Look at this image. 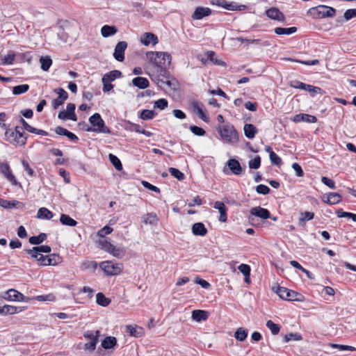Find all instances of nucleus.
I'll list each match as a JSON object with an SVG mask.
<instances>
[{
  "instance_id": "nucleus-1",
  "label": "nucleus",
  "mask_w": 356,
  "mask_h": 356,
  "mask_svg": "<svg viewBox=\"0 0 356 356\" xmlns=\"http://www.w3.org/2000/svg\"><path fill=\"white\" fill-rule=\"evenodd\" d=\"M217 130L224 143L234 144L239 140L238 132L231 124L219 126Z\"/></svg>"
},
{
  "instance_id": "nucleus-2",
  "label": "nucleus",
  "mask_w": 356,
  "mask_h": 356,
  "mask_svg": "<svg viewBox=\"0 0 356 356\" xmlns=\"http://www.w3.org/2000/svg\"><path fill=\"white\" fill-rule=\"evenodd\" d=\"M146 56L150 62L157 67V69L163 66L170 65L172 61L171 55L164 51H147Z\"/></svg>"
},
{
  "instance_id": "nucleus-3",
  "label": "nucleus",
  "mask_w": 356,
  "mask_h": 356,
  "mask_svg": "<svg viewBox=\"0 0 356 356\" xmlns=\"http://www.w3.org/2000/svg\"><path fill=\"white\" fill-rule=\"evenodd\" d=\"M273 291L280 298L287 301L304 302L305 297L300 293L278 285Z\"/></svg>"
},
{
  "instance_id": "nucleus-4",
  "label": "nucleus",
  "mask_w": 356,
  "mask_h": 356,
  "mask_svg": "<svg viewBox=\"0 0 356 356\" xmlns=\"http://www.w3.org/2000/svg\"><path fill=\"white\" fill-rule=\"evenodd\" d=\"M337 13V10L331 6L325 5H318L309 8L307 14L314 19L333 17Z\"/></svg>"
},
{
  "instance_id": "nucleus-5",
  "label": "nucleus",
  "mask_w": 356,
  "mask_h": 356,
  "mask_svg": "<svg viewBox=\"0 0 356 356\" xmlns=\"http://www.w3.org/2000/svg\"><path fill=\"white\" fill-rule=\"evenodd\" d=\"M99 248L102 250L112 254L113 257L116 258L122 259L126 254L125 248L122 245L118 247L115 246L111 243L109 238H106L105 239H100L99 241Z\"/></svg>"
},
{
  "instance_id": "nucleus-6",
  "label": "nucleus",
  "mask_w": 356,
  "mask_h": 356,
  "mask_svg": "<svg viewBox=\"0 0 356 356\" xmlns=\"http://www.w3.org/2000/svg\"><path fill=\"white\" fill-rule=\"evenodd\" d=\"M89 122L91 124L92 132L111 134L110 128L106 126L105 122L102 119L101 115L95 113L89 118Z\"/></svg>"
},
{
  "instance_id": "nucleus-7",
  "label": "nucleus",
  "mask_w": 356,
  "mask_h": 356,
  "mask_svg": "<svg viewBox=\"0 0 356 356\" xmlns=\"http://www.w3.org/2000/svg\"><path fill=\"white\" fill-rule=\"evenodd\" d=\"M100 268L106 275H117L122 270V264L114 263L113 261H104L99 264Z\"/></svg>"
},
{
  "instance_id": "nucleus-8",
  "label": "nucleus",
  "mask_w": 356,
  "mask_h": 356,
  "mask_svg": "<svg viewBox=\"0 0 356 356\" xmlns=\"http://www.w3.org/2000/svg\"><path fill=\"white\" fill-rule=\"evenodd\" d=\"M226 167L228 168L232 174L235 175H241L245 171V168H243L240 162L234 158L229 159L225 163V167L223 169V172L226 174H228L226 172Z\"/></svg>"
},
{
  "instance_id": "nucleus-9",
  "label": "nucleus",
  "mask_w": 356,
  "mask_h": 356,
  "mask_svg": "<svg viewBox=\"0 0 356 356\" xmlns=\"http://www.w3.org/2000/svg\"><path fill=\"white\" fill-rule=\"evenodd\" d=\"M76 105L74 103L67 104L66 111H61L58 113V118L62 120H77V116L75 113Z\"/></svg>"
},
{
  "instance_id": "nucleus-10",
  "label": "nucleus",
  "mask_w": 356,
  "mask_h": 356,
  "mask_svg": "<svg viewBox=\"0 0 356 356\" xmlns=\"http://www.w3.org/2000/svg\"><path fill=\"white\" fill-rule=\"evenodd\" d=\"M254 217H258L262 220H266L271 218L270 212L268 209L261 207H252L250 210L249 221L254 220Z\"/></svg>"
},
{
  "instance_id": "nucleus-11",
  "label": "nucleus",
  "mask_w": 356,
  "mask_h": 356,
  "mask_svg": "<svg viewBox=\"0 0 356 356\" xmlns=\"http://www.w3.org/2000/svg\"><path fill=\"white\" fill-rule=\"evenodd\" d=\"M0 172L9 181L10 183L17 186L19 184L16 177L13 174L9 164L7 162H0Z\"/></svg>"
},
{
  "instance_id": "nucleus-12",
  "label": "nucleus",
  "mask_w": 356,
  "mask_h": 356,
  "mask_svg": "<svg viewBox=\"0 0 356 356\" xmlns=\"http://www.w3.org/2000/svg\"><path fill=\"white\" fill-rule=\"evenodd\" d=\"M127 42L125 41H120L117 43L113 54V56L116 60L119 62L124 61L125 58L124 51L127 49Z\"/></svg>"
},
{
  "instance_id": "nucleus-13",
  "label": "nucleus",
  "mask_w": 356,
  "mask_h": 356,
  "mask_svg": "<svg viewBox=\"0 0 356 356\" xmlns=\"http://www.w3.org/2000/svg\"><path fill=\"white\" fill-rule=\"evenodd\" d=\"M15 129L14 130H13L11 129H7L5 131L6 140L13 145H19L21 146H24L26 144L27 137H24V139L19 140V138H17V136H15Z\"/></svg>"
},
{
  "instance_id": "nucleus-14",
  "label": "nucleus",
  "mask_w": 356,
  "mask_h": 356,
  "mask_svg": "<svg viewBox=\"0 0 356 356\" xmlns=\"http://www.w3.org/2000/svg\"><path fill=\"white\" fill-rule=\"evenodd\" d=\"M26 307H16L8 305H4L0 307V315L7 316L19 313L24 311Z\"/></svg>"
},
{
  "instance_id": "nucleus-15",
  "label": "nucleus",
  "mask_w": 356,
  "mask_h": 356,
  "mask_svg": "<svg viewBox=\"0 0 356 356\" xmlns=\"http://www.w3.org/2000/svg\"><path fill=\"white\" fill-rule=\"evenodd\" d=\"M140 41L145 46H149L150 44L154 46L158 44L159 38L154 33L147 32L140 36Z\"/></svg>"
},
{
  "instance_id": "nucleus-16",
  "label": "nucleus",
  "mask_w": 356,
  "mask_h": 356,
  "mask_svg": "<svg viewBox=\"0 0 356 356\" xmlns=\"http://www.w3.org/2000/svg\"><path fill=\"white\" fill-rule=\"evenodd\" d=\"M266 15L271 19L284 22V15L277 8L272 7L266 10Z\"/></svg>"
},
{
  "instance_id": "nucleus-17",
  "label": "nucleus",
  "mask_w": 356,
  "mask_h": 356,
  "mask_svg": "<svg viewBox=\"0 0 356 356\" xmlns=\"http://www.w3.org/2000/svg\"><path fill=\"white\" fill-rule=\"evenodd\" d=\"M292 120L296 123H298L300 122H305L307 123H316L317 122V118L316 116L309 114L299 113L295 115Z\"/></svg>"
},
{
  "instance_id": "nucleus-18",
  "label": "nucleus",
  "mask_w": 356,
  "mask_h": 356,
  "mask_svg": "<svg viewBox=\"0 0 356 356\" xmlns=\"http://www.w3.org/2000/svg\"><path fill=\"white\" fill-rule=\"evenodd\" d=\"M211 14V10L207 7L198 6L195 8L192 15L193 19H202V18L209 16Z\"/></svg>"
},
{
  "instance_id": "nucleus-19",
  "label": "nucleus",
  "mask_w": 356,
  "mask_h": 356,
  "mask_svg": "<svg viewBox=\"0 0 356 356\" xmlns=\"http://www.w3.org/2000/svg\"><path fill=\"white\" fill-rule=\"evenodd\" d=\"M192 233L195 236H204L207 234L208 230L202 222H195L192 225Z\"/></svg>"
},
{
  "instance_id": "nucleus-20",
  "label": "nucleus",
  "mask_w": 356,
  "mask_h": 356,
  "mask_svg": "<svg viewBox=\"0 0 356 356\" xmlns=\"http://www.w3.org/2000/svg\"><path fill=\"white\" fill-rule=\"evenodd\" d=\"M237 40L240 41L241 43H245L247 44H256L261 45L262 47H268L270 45V43L268 40H262L261 39H248L245 38H238Z\"/></svg>"
},
{
  "instance_id": "nucleus-21",
  "label": "nucleus",
  "mask_w": 356,
  "mask_h": 356,
  "mask_svg": "<svg viewBox=\"0 0 356 356\" xmlns=\"http://www.w3.org/2000/svg\"><path fill=\"white\" fill-rule=\"evenodd\" d=\"M118 346V341L115 337L107 336L102 341L101 343L102 348L109 350L114 348Z\"/></svg>"
},
{
  "instance_id": "nucleus-22",
  "label": "nucleus",
  "mask_w": 356,
  "mask_h": 356,
  "mask_svg": "<svg viewBox=\"0 0 356 356\" xmlns=\"http://www.w3.org/2000/svg\"><path fill=\"white\" fill-rule=\"evenodd\" d=\"M222 8H223L226 10H232V11H235V10L242 11V10H245L247 8V6L245 5H242V4L238 5V3L234 1H228L227 0H224Z\"/></svg>"
},
{
  "instance_id": "nucleus-23",
  "label": "nucleus",
  "mask_w": 356,
  "mask_h": 356,
  "mask_svg": "<svg viewBox=\"0 0 356 356\" xmlns=\"http://www.w3.org/2000/svg\"><path fill=\"white\" fill-rule=\"evenodd\" d=\"M244 135L248 139H253L258 133V129L252 124H245Z\"/></svg>"
},
{
  "instance_id": "nucleus-24",
  "label": "nucleus",
  "mask_w": 356,
  "mask_h": 356,
  "mask_svg": "<svg viewBox=\"0 0 356 356\" xmlns=\"http://www.w3.org/2000/svg\"><path fill=\"white\" fill-rule=\"evenodd\" d=\"M209 312L205 310L195 309L192 312V318L197 322L206 321L209 318Z\"/></svg>"
},
{
  "instance_id": "nucleus-25",
  "label": "nucleus",
  "mask_w": 356,
  "mask_h": 356,
  "mask_svg": "<svg viewBox=\"0 0 356 356\" xmlns=\"http://www.w3.org/2000/svg\"><path fill=\"white\" fill-rule=\"evenodd\" d=\"M118 29L114 25H104L101 29V34L104 38H108L117 33Z\"/></svg>"
},
{
  "instance_id": "nucleus-26",
  "label": "nucleus",
  "mask_w": 356,
  "mask_h": 356,
  "mask_svg": "<svg viewBox=\"0 0 356 356\" xmlns=\"http://www.w3.org/2000/svg\"><path fill=\"white\" fill-rule=\"evenodd\" d=\"M133 86L138 88L139 89H145L149 87V82L145 77L137 76L134 78L131 81Z\"/></svg>"
},
{
  "instance_id": "nucleus-27",
  "label": "nucleus",
  "mask_w": 356,
  "mask_h": 356,
  "mask_svg": "<svg viewBox=\"0 0 356 356\" xmlns=\"http://www.w3.org/2000/svg\"><path fill=\"white\" fill-rule=\"evenodd\" d=\"M193 107L201 120L205 122H208L209 121V117L207 116L206 112L200 106L198 102H193Z\"/></svg>"
},
{
  "instance_id": "nucleus-28",
  "label": "nucleus",
  "mask_w": 356,
  "mask_h": 356,
  "mask_svg": "<svg viewBox=\"0 0 356 356\" xmlns=\"http://www.w3.org/2000/svg\"><path fill=\"white\" fill-rule=\"evenodd\" d=\"M122 73L118 70H114L106 73L102 77L107 82H113L116 79L121 78Z\"/></svg>"
},
{
  "instance_id": "nucleus-29",
  "label": "nucleus",
  "mask_w": 356,
  "mask_h": 356,
  "mask_svg": "<svg viewBox=\"0 0 356 356\" xmlns=\"http://www.w3.org/2000/svg\"><path fill=\"white\" fill-rule=\"evenodd\" d=\"M157 115V113L154 110L143 109L139 112L138 118L143 120H149L154 119Z\"/></svg>"
},
{
  "instance_id": "nucleus-30",
  "label": "nucleus",
  "mask_w": 356,
  "mask_h": 356,
  "mask_svg": "<svg viewBox=\"0 0 356 356\" xmlns=\"http://www.w3.org/2000/svg\"><path fill=\"white\" fill-rule=\"evenodd\" d=\"M314 218V213L311 211H304L300 213V217L298 220V225L305 227L306 222L312 220Z\"/></svg>"
},
{
  "instance_id": "nucleus-31",
  "label": "nucleus",
  "mask_w": 356,
  "mask_h": 356,
  "mask_svg": "<svg viewBox=\"0 0 356 356\" xmlns=\"http://www.w3.org/2000/svg\"><path fill=\"white\" fill-rule=\"evenodd\" d=\"M60 222L63 225L69 227H75L78 224L77 221L71 218L69 215L65 213L60 215Z\"/></svg>"
},
{
  "instance_id": "nucleus-32",
  "label": "nucleus",
  "mask_w": 356,
  "mask_h": 356,
  "mask_svg": "<svg viewBox=\"0 0 356 356\" xmlns=\"http://www.w3.org/2000/svg\"><path fill=\"white\" fill-rule=\"evenodd\" d=\"M47 238V235L45 233H40L38 236H33L29 237V242L32 245L39 246L43 241Z\"/></svg>"
},
{
  "instance_id": "nucleus-33",
  "label": "nucleus",
  "mask_w": 356,
  "mask_h": 356,
  "mask_svg": "<svg viewBox=\"0 0 356 356\" xmlns=\"http://www.w3.org/2000/svg\"><path fill=\"white\" fill-rule=\"evenodd\" d=\"M207 56V60H209L213 64L220 66H226V63L222 60L218 59L216 57V53L213 51H207L205 53Z\"/></svg>"
},
{
  "instance_id": "nucleus-34",
  "label": "nucleus",
  "mask_w": 356,
  "mask_h": 356,
  "mask_svg": "<svg viewBox=\"0 0 356 356\" xmlns=\"http://www.w3.org/2000/svg\"><path fill=\"white\" fill-rule=\"evenodd\" d=\"M54 217V213L45 207L40 208L37 213V218L40 219L50 220Z\"/></svg>"
},
{
  "instance_id": "nucleus-35",
  "label": "nucleus",
  "mask_w": 356,
  "mask_h": 356,
  "mask_svg": "<svg viewBox=\"0 0 356 356\" xmlns=\"http://www.w3.org/2000/svg\"><path fill=\"white\" fill-rule=\"evenodd\" d=\"M298 29L296 26H291L288 28L276 27L274 29L275 33L277 35H291L297 31Z\"/></svg>"
},
{
  "instance_id": "nucleus-36",
  "label": "nucleus",
  "mask_w": 356,
  "mask_h": 356,
  "mask_svg": "<svg viewBox=\"0 0 356 356\" xmlns=\"http://www.w3.org/2000/svg\"><path fill=\"white\" fill-rule=\"evenodd\" d=\"M342 200V196L338 193H329L327 196V204L334 205Z\"/></svg>"
},
{
  "instance_id": "nucleus-37",
  "label": "nucleus",
  "mask_w": 356,
  "mask_h": 356,
  "mask_svg": "<svg viewBox=\"0 0 356 356\" xmlns=\"http://www.w3.org/2000/svg\"><path fill=\"white\" fill-rule=\"evenodd\" d=\"M111 300L102 293L99 292L96 295V302L102 307H107L111 303Z\"/></svg>"
},
{
  "instance_id": "nucleus-38",
  "label": "nucleus",
  "mask_w": 356,
  "mask_h": 356,
  "mask_svg": "<svg viewBox=\"0 0 356 356\" xmlns=\"http://www.w3.org/2000/svg\"><path fill=\"white\" fill-rule=\"evenodd\" d=\"M48 266H56L63 262V257L56 253H52L48 254Z\"/></svg>"
},
{
  "instance_id": "nucleus-39",
  "label": "nucleus",
  "mask_w": 356,
  "mask_h": 356,
  "mask_svg": "<svg viewBox=\"0 0 356 356\" xmlns=\"http://www.w3.org/2000/svg\"><path fill=\"white\" fill-rule=\"evenodd\" d=\"M15 60H16V53L13 50L8 51V54L1 58L3 65H13Z\"/></svg>"
},
{
  "instance_id": "nucleus-40",
  "label": "nucleus",
  "mask_w": 356,
  "mask_h": 356,
  "mask_svg": "<svg viewBox=\"0 0 356 356\" xmlns=\"http://www.w3.org/2000/svg\"><path fill=\"white\" fill-rule=\"evenodd\" d=\"M143 218V222L145 225H156L159 221V218L154 213H148Z\"/></svg>"
},
{
  "instance_id": "nucleus-41",
  "label": "nucleus",
  "mask_w": 356,
  "mask_h": 356,
  "mask_svg": "<svg viewBox=\"0 0 356 356\" xmlns=\"http://www.w3.org/2000/svg\"><path fill=\"white\" fill-rule=\"evenodd\" d=\"M40 67L43 71H48L52 65V59L50 56H41L40 58Z\"/></svg>"
},
{
  "instance_id": "nucleus-42",
  "label": "nucleus",
  "mask_w": 356,
  "mask_h": 356,
  "mask_svg": "<svg viewBox=\"0 0 356 356\" xmlns=\"http://www.w3.org/2000/svg\"><path fill=\"white\" fill-rule=\"evenodd\" d=\"M32 60V56L31 52L27 51L24 53H16V62L17 63H24L25 61L31 63Z\"/></svg>"
},
{
  "instance_id": "nucleus-43",
  "label": "nucleus",
  "mask_w": 356,
  "mask_h": 356,
  "mask_svg": "<svg viewBox=\"0 0 356 356\" xmlns=\"http://www.w3.org/2000/svg\"><path fill=\"white\" fill-rule=\"evenodd\" d=\"M290 264L295 268L301 270L302 272L305 273L307 277L314 280L315 278L314 275L310 272L309 270L305 269L304 267H302L297 261L292 260L290 261Z\"/></svg>"
},
{
  "instance_id": "nucleus-44",
  "label": "nucleus",
  "mask_w": 356,
  "mask_h": 356,
  "mask_svg": "<svg viewBox=\"0 0 356 356\" xmlns=\"http://www.w3.org/2000/svg\"><path fill=\"white\" fill-rule=\"evenodd\" d=\"M126 331L131 336H134L135 337H140L143 335V333L142 327H136L132 325H127L126 327Z\"/></svg>"
},
{
  "instance_id": "nucleus-45",
  "label": "nucleus",
  "mask_w": 356,
  "mask_h": 356,
  "mask_svg": "<svg viewBox=\"0 0 356 356\" xmlns=\"http://www.w3.org/2000/svg\"><path fill=\"white\" fill-rule=\"evenodd\" d=\"M248 334V330L247 329L239 327L236 330L234 337L239 341H243L246 339Z\"/></svg>"
},
{
  "instance_id": "nucleus-46",
  "label": "nucleus",
  "mask_w": 356,
  "mask_h": 356,
  "mask_svg": "<svg viewBox=\"0 0 356 356\" xmlns=\"http://www.w3.org/2000/svg\"><path fill=\"white\" fill-rule=\"evenodd\" d=\"M123 127L126 131H135L136 133H139L140 129V127L139 124H135L129 120H125L124 122Z\"/></svg>"
},
{
  "instance_id": "nucleus-47",
  "label": "nucleus",
  "mask_w": 356,
  "mask_h": 356,
  "mask_svg": "<svg viewBox=\"0 0 356 356\" xmlns=\"http://www.w3.org/2000/svg\"><path fill=\"white\" fill-rule=\"evenodd\" d=\"M108 159L111 164L117 170L120 171L122 170L123 167L122 162L117 156L113 154H109Z\"/></svg>"
},
{
  "instance_id": "nucleus-48",
  "label": "nucleus",
  "mask_w": 356,
  "mask_h": 356,
  "mask_svg": "<svg viewBox=\"0 0 356 356\" xmlns=\"http://www.w3.org/2000/svg\"><path fill=\"white\" fill-rule=\"evenodd\" d=\"M87 339H92V341H89L84 344L83 349L89 353H93L96 349V346L99 342V339L93 338H86Z\"/></svg>"
},
{
  "instance_id": "nucleus-49",
  "label": "nucleus",
  "mask_w": 356,
  "mask_h": 356,
  "mask_svg": "<svg viewBox=\"0 0 356 356\" xmlns=\"http://www.w3.org/2000/svg\"><path fill=\"white\" fill-rule=\"evenodd\" d=\"M266 327L270 330L273 335L278 334L281 329V325L280 324L275 323L271 320H268L266 322Z\"/></svg>"
},
{
  "instance_id": "nucleus-50",
  "label": "nucleus",
  "mask_w": 356,
  "mask_h": 356,
  "mask_svg": "<svg viewBox=\"0 0 356 356\" xmlns=\"http://www.w3.org/2000/svg\"><path fill=\"white\" fill-rule=\"evenodd\" d=\"M29 90V86L28 84L18 85L13 88V94L19 95L26 92Z\"/></svg>"
},
{
  "instance_id": "nucleus-51",
  "label": "nucleus",
  "mask_w": 356,
  "mask_h": 356,
  "mask_svg": "<svg viewBox=\"0 0 356 356\" xmlns=\"http://www.w3.org/2000/svg\"><path fill=\"white\" fill-rule=\"evenodd\" d=\"M168 171L172 177L179 181H183L186 177L185 175L177 168L171 167L169 168Z\"/></svg>"
},
{
  "instance_id": "nucleus-52",
  "label": "nucleus",
  "mask_w": 356,
  "mask_h": 356,
  "mask_svg": "<svg viewBox=\"0 0 356 356\" xmlns=\"http://www.w3.org/2000/svg\"><path fill=\"white\" fill-rule=\"evenodd\" d=\"M168 66V65L163 66L162 67L158 68L156 70L157 73H159V76H163L165 79H175L171 73L167 69Z\"/></svg>"
},
{
  "instance_id": "nucleus-53",
  "label": "nucleus",
  "mask_w": 356,
  "mask_h": 356,
  "mask_svg": "<svg viewBox=\"0 0 356 356\" xmlns=\"http://www.w3.org/2000/svg\"><path fill=\"white\" fill-rule=\"evenodd\" d=\"M305 90L310 92L312 97H314L315 94L319 93L323 95L325 93V91L322 88L310 84H307Z\"/></svg>"
},
{
  "instance_id": "nucleus-54",
  "label": "nucleus",
  "mask_w": 356,
  "mask_h": 356,
  "mask_svg": "<svg viewBox=\"0 0 356 356\" xmlns=\"http://www.w3.org/2000/svg\"><path fill=\"white\" fill-rule=\"evenodd\" d=\"M302 339V337L299 333H289L284 337V342L288 343L290 341H300Z\"/></svg>"
},
{
  "instance_id": "nucleus-55",
  "label": "nucleus",
  "mask_w": 356,
  "mask_h": 356,
  "mask_svg": "<svg viewBox=\"0 0 356 356\" xmlns=\"http://www.w3.org/2000/svg\"><path fill=\"white\" fill-rule=\"evenodd\" d=\"M261 159L260 156H256L253 159L248 162V166L250 169L257 170L261 166Z\"/></svg>"
},
{
  "instance_id": "nucleus-56",
  "label": "nucleus",
  "mask_w": 356,
  "mask_h": 356,
  "mask_svg": "<svg viewBox=\"0 0 356 356\" xmlns=\"http://www.w3.org/2000/svg\"><path fill=\"white\" fill-rule=\"evenodd\" d=\"M168 102L165 98H161V99L155 101L154 103V108H158L161 111L166 108L168 107Z\"/></svg>"
},
{
  "instance_id": "nucleus-57",
  "label": "nucleus",
  "mask_w": 356,
  "mask_h": 356,
  "mask_svg": "<svg viewBox=\"0 0 356 356\" xmlns=\"http://www.w3.org/2000/svg\"><path fill=\"white\" fill-rule=\"evenodd\" d=\"M286 60H290L291 62H296L298 63H301L305 65H316L319 64V60L318 59L310 60H302L300 59L291 58H288Z\"/></svg>"
},
{
  "instance_id": "nucleus-58",
  "label": "nucleus",
  "mask_w": 356,
  "mask_h": 356,
  "mask_svg": "<svg viewBox=\"0 0 356 356\" xmlns=\"http://www.w3.org/2000/svg\"><path fill=\"white\" fill-rule=\"evenodd\" d=\"M15 289H10L3 293L2 298L8 301H15L17 299L16 294L13 293Z\"/></svg>"
},
{
  "instance_id": "nucleus-59",
  "label": "nucleus",
  "mask_w": 356,
  "mask_h": 356,
  "mask_svg": "<svg viewBox=\"0 0 356 356\" xmlns=\"http://www.w3.org/2000/svg\"><path fill=\"white\" fill-rule=\"evenodd\" d=\"M189 129L191 131L195 136H203L206 134L205 130L200 127L196 125H191Z\"/></svg>"
},
{
  "instance_id": "nucleus-60",
  "label": "nucleus",
  "mask_w": 356,
  "mask_h": 356,
  "mask_svg": "<svg viewBox=\"0 0 356 356\" xmlns=\"http://www.w3.org/2000/svg\"><path fill=\"white\" fill-rule=\"evenodd\" d=\"M54 92L57 94L58 97L64 102L68 99V93L63 88H55Z\"/></svg>"
},
{
  "instance_id": "nucleus-61",
  "label": "nucleus",
  "mask_w": 356,
  "mask_h": 356,
  "mask_svg": "<svg viewBox=\"0 0 356 356\" xmlns=\"http://www.w3.org/2000/svg\"><path fill=\"white\" fill-rule=\"evenodd\" d=\"M113 230V228H111L110 226L106 225L98 231L97 235L99 237L104 238V239H105L106 238V236L110 234Z\"/></svg>"
},
{
  "instance_id": "nucleus-62",
  "label": "nucleus",
  "mask_w": 356,
  "mask_h": 356,
  "mask_svg": "<svg viewBox=\"0 0 356 356\" xmlns=\"http://www.w3.org/2000/svg\"><path fill=\"white\" fill-rule=\"evenodd\" d=\"M35 299L38 301H50L53 302L56 300V297L53 293H49L47 295H40L35 297Z\"/></svg>"
},
{
  "instance_id": "nucleus-63",
  "label": "nucleus",
  "mask_w": 356,
  "mask_h": 356,
  "mask_svg": "<svg viewBox=\"0 0 356 356\" xmlns=\"http://www.w3.org/2000/svg\"><path fill=\"white\" fill-rule=\"evenodd\" d=\"M15 200H7L0 197V206L4 209H10L15 208Z\"/></svg>"
},
{
  "instance_id": "nucleus-64",
  "label": "nucleus",
  "mask_w": 356,
  "mask_h": 356,
  "mask_svg": "<svg viewBox=\"0 0 356 356\" xmlns=\"http://www.w3.org/2000/svg\"><path fill=\"white\" fill-rule=\"evenodd\" d=\"M356 17V8H350L346 10L343 17L346 21H348Z\"/></svg>"
}]
</instances>
